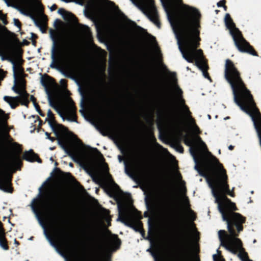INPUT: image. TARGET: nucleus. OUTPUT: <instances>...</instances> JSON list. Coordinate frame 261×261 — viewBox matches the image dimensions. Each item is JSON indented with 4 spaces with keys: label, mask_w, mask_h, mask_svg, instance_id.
<instances>
[{
    "label": "nucleus",
    "mask_w": 261,
    "mask_h": 261,
    "mask_svg": "<svg viewBox=\"0 0 261 261\" xmlns=\"http://www.w3.org/2000/svg\"><path fill=\"white\" fill-rule=\"evenodd\" d=\"M227 235L228 234L224 230H220L218 231L221 246L233 254H236L238 251H240L238 256L242 261H252L249 258L247 253L245 251L243 248V243H242V246L240 247L236 244L230 242Z\"/></svg>",
    "instance_id": "0eeeda50"
},
{
    "label": "nucleus",
    "mask_w": 261,
    "mask_h": 261,
    "mask_svg": "<svg viewBox=\"0 0 261 261\" xmlns=\"http://www.w3.org/2000/svg\"><path fill=\"white\" fill-rule=\"evenodd\" d=\"M31 35H32V38L33 39H35V38H37V36L35 34H34L33 33H31Z\"/></svg>",
    "instance_id": "13d9d810"
},
{
    "label": "nucleus",
    "mask_w": 261,
    "mask_h": 261,
    "mask_svg": "<svg viewBox=\"0 0 261 261\" xmlns=\"http://www.w3.org/2000/svg\"><path fill=\"white\" fill-rule=\"evenodd\" d=\"M113 239L116 245L118 246H120L121 245V242L120 239L118 238V236L116 234L113 235Z\"/></svg>",
    "instance_id": "473e14b6"
},
{
    "label": "nucleus",
    "mask_w": 261,
    "mask_h": 261,
    "mask_svg": "<svg viewBox=\"0 0 261 261\" xmlns=\"http://www.w3.org/2000/svg\"><path fill=\"white\" fill-rule=\"evenodd\" d=\"M31 18L33 20L35 25L37 27H39L40 29V30L42 31V32H44V31H43V25H42V22L41 21V20L36 18L34 16H32Z\"/></svg>",
    "instance_id": "cd10ccee"
},
{
    "label": "nucleus",
    "mask_w": 261,
    "mask_h": 261,
    "mask_svg": "<svg viewBox=\"0 0 261 261\" xmlns=\"http://www.w3.org/2000/svg\"><path fill=\"white\" fill-rule=\"evenodd\" d=\"M85 0H79L80 2H79V4L82 5V3Z\"/></svg>",
    "instance_id": "69168bd1"
},
{
    "label": "nucleus",
    "mask_w": 261,
    "mask_h": 261,
    "mask_svg": "<svg viewBox=\"0 0 261 261\" xmlns=\"http://www.w3.org/2000/svg\"><path fill=\"white\" fill-rule=\"evenodd\" d=\"M58 13L62 15L64 19L66 21H73L74 19H76V17L74 14L66 11L64 9H59Z\"/></svg>",
    "instance_id": "5701e85b"
},
{
    "label": "nucleus",
    "mask_w": 261,
    "mask_h": 261,
    "mask_svg": "<svg viewBox=\"0 0 261 261\" xmlns=\"http://www.w3.org/2000/svg\"><path fill=\"white\" fill-rule=\"evenodd\" d=\"M55 148H56V147H50V148H49V149H50V150H54Z\"/></svg>",
    "instance_id": "338daca9"
},
{
    "label": "nucleus",
    "mask_w": 261,
    "mask_h": 261,
    "mask_svg": "<svg viewBox=\"0 0 261 261\" xmlns=\"http://www.w3.org/2000/svg\"><path fill=\"white\" fill-rule=\"evenodd\" d=\"M8 60L13 64V74L16 79L19 75L24 73V69L14 59L9 58Z\"/></svg>",
    "instance_id": "aec40b11"
},
{
    "label": "nucleus",
    "mask_w": 261,
    "mask_h": 261,
    "mask_svg": "<svg viewBox=\"0 0 261 261\" xmlns=\"http://www.w3.org/2000/svg\"><path fill=\"white\" fill-rule=\"evenodd\" d=\"M176 149L180 153H183L184 151V147L179 144L176 145Z\"/></svg>",
    "instance_id": "4c0bfd02"
},
{
    "label": "nucleus",
    "mask_w": 261,
    "mask_h": 261,
    "mask_svg": "<svg viewBox=\"0 0 261 261\" xmlns=\"http://www.w3.org/2000/svg\"><path fill=\"white\" fill-rule=\"evenodd\" d=\"M62 22L61 20L60 19H57L55 22V27L56 28H57L58 24L57 23H61Z\"/></svg>",
    "instance_id": "8fccbe9b"
},
{
    "label": "nucleus",
    "mask_w": 261,
    "mask_h": 261,
    "mask_svg": "<svg viewBox=\"0 0 261 261\" xmlns=\"http://www.w3.org/2000/svg\"><path fill=\"white\" fill-rule=\"evenodd\" d=\"M129 213V211L127 208H124L122 211L119 210V220L136 232H139L142 235H144L145 232L142 222L140 221L135 222L132 220Z\"/></svg>",
    "instance_id": "9d476101"
},
{
    "label": "nucleus",
    "mask_w": 261,
    "mask_h": 261,
    "mask_svg": "<svg viewBox=\"0 0 261 261\" xmlns=\"http://www.w3.org/2000/svg\"><path fill=\"white\" fill-rule=\"evenodd\" d=\"M191 242L189 231L186 229L180 252V261H190Z\"/></svg>",
    "instance_id": "9b49d317"
},
{
    "label": "nucleus",
    "mask_w": 261,
    "mask_h": 261,
    "mask_svg": "<svg viewBox=\"0 0 261 261\" xmlns=\"http://www.w3.org/2000/svg\"><path fill=\"white\" fill-rule=\"evenodd\" d=\"M49 105L64 119L72 122H77V115L76 114V108L73 100L70 98L67 99V103L61 107L59 103L53 99L50 96H48Z\"/></svg>",
    "instance_id": "39448f33"
},
{
    "label": "nucleus",
    "mask_w": 261,
    "mask_h": 261,
    "mask_svg": "<svg viewBox=\"0 0 261 261\" xmlns=\"http://www.w3.org/2000/svg\"><path fill=\"white\" fill-rule=\"evenodd\" d=\"M82 31L86 35H88L91 34L90 29L88 26L83 25Z\"/></svg>",
    "instance_id": "f704fd0d"
},
{
    "label": "nucleus",
    "mask_w": 261,
    "mask_h": 261,
    "mask_svg": "<svg viewBox=\"0 0 261 261\" xmlns=\"http://www.w3.org/2000/svg\"><path fill=\"white\" fill-rule=\"evenodd\" d=\"M63 73L64 74V75L66 77L72 78V75H71V72H67V71H63Z\"/></svg>",
    "instance_id": "79ce46f5"
},
{
    "label": "nucleus",
    "mask_w": 261,
    "mask_h": 261,
    "mask_svg": "<svg viewBox=\"0 0 261 261\" xmlns=\"http://www.w3.org/2000/svg\"><path fill=\"white\" fill-rule=\"evenodd\" d=\"M34 106L37 111H38V110H39V109H40V106H39V105L38 103H36L35 105H34Z\"/></svg>",
    "instance_id": "5fc2aeb1"
},
{
    "label": "nucleus",
    "mask_w": 261,
    "mask_h": 261,
    "mask_svg": "<svg viewBox=\"0 0 261 261\" xmlns=\"http://www.w3.org/2000/svg\"><path fill=\"white\" fill-rule=\"evenodd\" d=\"M48 139H49V140H50L51 142H54L56 140V138H54V137H49V138H48Z\"/></svg>",
    "instance_id": "6e6d98bb"
},
{
    "label": "nucleus",
    "mask_w": 261,
    "mask_h": 261,
    "mask_svg": "<svg viewBox=\"0 0 261 261\" xmlns=\"http://www.w3.org/2000/svg\"><path fill=\"white\" fill-rule=\"evenodd\" d=\"M48 82L46 79H45L44 78L41 79V83L44 87H47L48 84Z\"/></svg>",
    "instance_id": "ea45409f"
},
{
    "label": "nucleus",
    "mask_w": 261,
    "mask_h": 261,
    "mask_svg": "<svg viewBox=\"0 0 261 261\" xmlns=\"http://www.w3.org/2000/svg\"><path fill=\"white\" fill-rule=\"evenodd\" d=\"M59 234V237H60V238H65V237H66L67 236L66 232L65 231V229L63 228L60 229Z\"/></svg>",
    "instance_id": "c9c22d12"
},
{
    "label": "nucleus",
    "mask_w": 261,
    "mask_h": 261,
    "mask_svg": "<svg viewBox=\"0 0 261 261\" xmlns=\"http://www.w3.org/2000/svg\"><path fill=\"white\" fill-rule=\"evenodd\" d=\"M75 51L73 47H70L68 52V57L70 60L73 61L75 58Z\"/></svg>",
    "instance_id": "c85d7f7f"
},
{
    "label": "nucleus",
    "mask_w": 261,
    "mask_h": 261,
    "mask_svg": "<svg viewBox=\"0 0 261 261\" xmlns=\"http://www.w3.org/2000/svg\"><path fill=\"white\" fill-rule=\"evenodd\" d=\"M14 97H10L8 96H5L4 97V99L5 101L8 103L12 109H15L19 105V100L14 99Z\"/></svg>",
    "instance_id": "b1692460"
},
{
    "label": "nucleus",
    "mask_w": 261,
    "mask_h": 261,
    "mask_svg": "<svg viewBox=\"0 0 261 261\" xmlns=\"http://www.w3.org/2000/svg\"><path fill=\"white\" fill-rule=\"evenodd\" d=\"M184 143L188 146H190V151L193 156L196 163L198 162L197 155L200 152V148L204 150H207L205 143L202 140L201 138L197 136L195 139L189 138L187 136H184Z\"/></svg>",
    "instance_id": "1a4fd4ad"
},
{
    "label": "nucleus",
    "mask_w": 261,
    "mask_h": 261,
    "mask_svg": "<svg viewBox=\"0 0 261 261\" xmlns=\"http://www.w3.org/2000/svg\"><path fill=\"white\" fill-rule=\"evenodd\" d=\"M0 246L4 250H8L9 247L6 236V231L3 223L0 221Z\"/></svg>",
    "instance_id": "a211bd4d"
},
{
    "label": "nucleus",
    "mask_w": 261,
    "mask_h": 261,
    "mask_svg": "<svg viewBox=\"0 0 261 261\" xmlns=\"http://www.w3.org/2000/svg\"><path fill=\"white\" fill-rule=\"evenodd\" d=\"M14 23L15 25L19 29H21V22L19 20V19L14 18Z\"/></svg>",
    "instance_id": "e433bc0d"
},
{
    "label": "nucleus",
    "mask_w": 261,
    "mask_h": 261,
    "mask_svg": "<svg viewBox=\"0 0 261 261\" xmlns=\"http://www.w3.org/2000/svg\"><path fill=\"white\" fill-rule=\"evenodd\" d=\"M29 96L30 94L27 93V91H24L23 93L21 94L19 96H16L13 98L15 99H18L19 102L20 103L21 105H23L27 107H28L29 104L30 103V100H29Z\"/></svg>",
    "instance_id": "4be33fe9"
},
{
    "label": "nucleus",
    "mask_w": 261,
    "mask_h": 261,
    "mask_svg": "<svg viewBox=\"0 0 261 261\" xmlns=\"http://www.w3.org/2000/svg\"><path fill=\"white\" fill-rule=\"evenodd\" d=\"M55 171L56 172V174H57V175L61 173H63V172L60 170V168H55Z\"/></svg>",
    "instance_id": "a18cd8bd"
},
{
    "label": "nucleus",
    "mask_w": 261,
    "mask_h": 261,
    "mask_svg": "<svg viewBox=\"0 0 261 261\" xmlns=\"http://www.w3.org/2000/svg\"><path fill=\"white\" fill-rule=\"evenodd\" d=\"M178 176H179V177L180 179H181L182 176H181V174L178 172Z\"/></svg>",
    "instance_id": "0e129e2a"
},
{
    "label": "nucleus",
    "mask_w": 261,
    "mask_h": 261,
    "mask_svg": "<svg viewBox=\"0 0 261 261\" xmlns=\"http://www.w3.org/2000/svg\"><path fill=\"white\" fill-rule=\"evenodd\" d=\"M91 149H92L95 152H96L97 154H99L100 155H102L100 152L96 148H90Z\"/></svg>",
    "instance_id": "de8ad7c7"
},
{
    "label": "nucleus",
    "mask_w": 261,
    "mask_h": 261,
    "mask_svg": "<svg viewBox=\"0 0 261 261\" xmlns=\"http://www.w3.org/2000/svg\"><path fill=\"white\" fill-rule=\"evenodd\" d=\"M18 88L20 90L21 93L22 94L23 91H26V83L24 79H21L20 80L18 83Z\"/></svg>",
    "instance_id": "bb28decb"
},
{
    "label": "nucleus",
    "mask_w": 261,
    "mask_h": 261,
    "mask_svg": "<svg viewBox=\"0 0 261 261\" xmlns=\"http://www.w3.org/2000/svg\"><path fill=\"white\" fill-rule=\"evenodd\" d=\"M212 156V161L214 166L203 171L198 165L195 169L200 175L208 178L210 187L212 189L215 202L218 203V208L222 219L227 223L229 235H227L230 242L242 246V241L238 238L239 233L243 230V224L246 222V218L238 213L234 212L238 209L236 203L232 202L226 195L232 197L235 196L233 192L230 191L228 184L226 171L218 159L209 152Z\"/></svg>",
    "instance_id": "f257e3e1"
},
{
    "label": "nucleus",
    "mask_w": 261,
    "mask_h": 261,
    "mask_svg": "<svg viewBox=\"0 0 261 261\" xmlns=\"http://www.w3.org/2000/svg\"><path fill=\"white\" fill-rule=\"evenodd\" d=\"M224 21L226 28L229 30L238 49L241 53H245L254 56H258V55L253 47L244 39L241 32L236 28V24L229 14H226Z\"/></svg>",
    "instance_id": "20e7f679"
},
{
    "label": "nucleus",
    "mask_w": 261,
    "mask_h": 261,
    "mask_svg": "<svg viewBox=\"0 0 261 261\" xmlns=\"http://www.w3.org/2000/svg\"><path fill=\"white\" fill-rule=\"evenodd\" d=\"M47 181H45L39 189L40 192L39 196L42 199L46 200L50 207L55 210H63L67 208L68 200L65 192L63 190L59 191V192L56 196L54 197L52 200L49 199L46 191L43 192V187L47 184Z\"/></svg>",
    "instance_id": "423d86ee"
},
{
    "label": "nucleus",
    "mask_w": 261,
    "mask_h": 261,
    "mask_svg": "<svg viewBox=\"0 0 261 261\" xmlns=\"http://www.w3.org/2000/svg\"><path fill=\"white\" fill-rule=\"evenodd\" d=\"M233 148H234V146H232V145H229V146H228V149H229V150H233Z\"/></svg>",
    "instance_id": "bf43d9fd"
},
{
    "label": "nucleus",
    "mask_w": 261,
    "mask_h": 261,
    "mask_svg": "<svg viewBox=\"0 0 261 261\" xmlns=\"http://www.w3.org/2000/svg\"><path fill=\"white\" fill-rule=\"evenodd\" d=\"M147 16L149 19L155 24L158 28H161V22L159 20L157 10L154 6L149 8Z\"/></svg>",
    "instance_id": "2eb2a0df"
},
{
    "label": "nucleus",
    "mask_w": 261,
    "mask_h": 261,
    "mask_svg": "<svg viewBox=\"0 0 261 261\" xmlns=\"http://www.w3.org/2000/svg\"><path fill=\"white\" fill-rule=\"evenodd\" d=\"M60 84L63 86H66L67 85V81L65 79H61L60 82Z\"/></svg>",
    "instance_id": "49530a36"
},
{
    "label": "nucleus",
    "mask_w": 261,
    "mask_h": 261,
    "mask_svg": "<svg viewBox=\"0 0 261 261\" xmlns=\"http://www.w3.org/2000/svg\"><path fill=\"white\" fill-rule=\"evenodd\" d=\"M45 135L46 136V138L48 139V138H49V137H50V134L48 133V132H45Z\"/></svg>",
    "instance_id": "052dcab7"
},
{
    "label": "nucleus",
    "mask_w": 261,
    "mask_h": 261,
    "mask_svg": "<svg viewBox=\"0 0 261 261\" xmlns=\"http://www.w3.org/2000/svg\"><path fill=\"white\" fill-rule=\"evenodd\" d=\"M226 4V0H221L217 3V5L218 7H223Z\"/></svg>",
    "instance_id": "a19ab883"
},
{
    "label": "nucleus",
    "mask_w": 261,
    "mask_h": 261,
    "mask_svg": "<svg viewBox=\"0 0 261 261\" xmlns=\"http://www.w3.org/2000/svg\"><path fill=\"white\" fill-rule=\"evenodd\" d=\"M169 72L171 74H172L173 76H176V73L175 72H172V73H171L169 71Z\"/></svg>",
    "instance_id": "774afa93"
},
{
    "label": "nucleus",
    "mask_w": 261,
    "mask_h": 261,
    "mask_svg": "<svg viewBox=\"0 0 261 261\" xmlns=\"http://www.w3.org/2000/svg\"><path fill=\"white\" fill-rule=\"evenodd\" d=\"M49 33L53 42L51 50V63L50 67L52 68L57 69L59 68V65L63 56V48L58 39L59 38L61 39V37L53 30H50Z\"/></svg>",
    "instance_id": "6e6552de"
},
{
    "label": "nucleus",
    "mask_w": 261,
    "mask_h": 261,
    "mask_svg": "<svg viewBox=\"0 0 261 261\" xmlns=\"http://www.w3.org/2000/svg\"><path fill=\"white\" fill-rule=\"evenodd\" d=\"M37 120H38L39 121V126L41 127L42 125V120L40 118V117L38 116H37Z\"/></svg>",
    "instance_id": "09e8293b"
},
{
    "label": "nucleus",
    "mask_w": 261,
    "mask_h": 261,
    "mask_svg": "<svg viewBox=\"0 0 261 261\" xmlns=\"http://www.w3.org/2000/svg\"><path fill=\"white\" fill-rule=\"evenodd\" d=\"M22 159L31 162L35 161L38 162V163L42 162L41 159L39 157L37 154L34 152L33 149L25 151L23 154Z\"/></svg>",
    "instance_id": "f3484780"
},
{
    "label": "nucleus",
    "mask_w": 261,
    "mask_h": 261,
    "mask_svg": "<svg viewBox=\"0 0 261 261\" xmlns=\"http://www.w3.org/2000/svg\"><path fill=\"white\" fill-rule=\"evenodd\" d=\"M0 19L4 24L6 25L8 24V22L7 20V15L4 14L2 10H0Z\"/></svg>",
    "instance_id": "7c9ffc66"
},
{
    "label": "nucleus",
    "mask_w": 261,
    "mask_h": 261,
    "mask_svg": "<svg viewBox=\"0 0 261 261\" xmlns=\"http://www.w3.org/2000/svg\"><path fill=\"white\" fill-rule=\"evenodd\" d=\"M30 100L31 101H32V102L33 103V105H35L36 103H37L36 102V98L33 95H31Z\"/></svg>",
    "instance_id": "c03bdc74"
},
{
    "label": "nucleus",
    "mask_w": 261,
    "mask_h": 261,
    "mask_svg": "<svg viewBox=\"0 0 261 261\" xmlns=\"http://www.w3.org/2000/svg\"><path fill=\"white\" fill-rule=\"evenodd\" d=\"M217 252H218V254L220 256V261H225L224 258H223V257L221 256V252L220 251H219V250H217ZM213 259H214V261H219L216 254L213 255Z\"/></svg>",
    "instance_id": "72a5a7b5"
},
{
    "label": "nucleus",
    "mask_w": 261,
    "mask_h": 261,
    "mask_svg": "<svg viewBox=\"0 0 261 261\" xmlns=\"http://www.w3.org/2000/svg\"><path fill=\"white\" fill-rule=\"evenodd\" d=\"M125 171H126V173H127L128 175H129V176L130 177H132V178H134V176H135L134 173H132L131 172L128 171L127 170V169L126 167H125Z\"/></svg>",
    "instance_id": "37998d69"
},
{
    "label": "nucleus",
    "mask_w": 261,
    "mask_h": 261,
    "mask_svg": "<svg viewBox=\"0 0 261 261\" xmlns=\"http://www.w3.org/2000/svg\"><path fill=\"white\" fill-rule=\"evenodd\" d=\"M12 90L16 93L19 94L20 95L22 93L21 92L19 88L17 87L16 86H14L12 88Z\"/></svg>",
    "instance_id": "58836bf2"
},
{
    "label": "nucleus",
    "mask_w": 261,
    "mask_h": 261,
    "mask_svg": "<svg viewBox=\"0 0 261 261\" xmlns=\"http://www.w3.org/2000/svg\"><path fill=\"white\" fill-rule=\"evenodd\" d=\"M223 8H224V10L225 11H226L227 10V6L225 5V4L222 7Z\"/></svg>",
    "instance_id": "e2e57ef3"
},
{
    "label": "nucleus",
    "mask_w": 261,
    "mask_h": 261,
    "mask_svg": "<svg viewBox=\"0 0 261 261\" xmlns=\"http://www.w3.org/2000/svg\"><path fill=\"white\" fill-rule=\"evenodd\" d=\"M6 137H7L8 139H10V138L12 139V138H11L10 135H9V130H7V133H6Z\"/></svg>",
    "instance_id": "4d7b16f0"
},
{
    "label": "nucleus",
    "mask_w": 261,
    "mask_h": 261,
    "mask_svg": "<svg viewBox=\"0 0 261 261\" xmlns=\"http://www.w3.org/2000/svg\"><path fill=\"white\" fill-rule=\"evenodd\" d=\"M101 233L100 231L97 230H93L87 236V239L90 243L95 245H98L101 241Z\"/></svg>",
    "instance_id": "6ab92c4d"
},
{
    "label": "nucleus",
    "mask_w": 261,
    "mask_h": 261,
    "mask_svg": "<svg viewBox=\"0 0 261 261\" xmlns=\"http://www.w3.org/2000/svg\"><path fill=\"white\" fill-rule=\"evenodd\" d=\"M16 146V154L11 156L9 162L0 164V189L7 192H12L8 190V185L12 179V171L15 172L17 170H20L22 162L19 154L22 151L21 146L16 142L13 143Z\"/></svg>",
    "instance_id": "7ed1b4c3"
},
{
    "label": "nucleus",
    "mask_w": 261,
    "mask_h": 261,
    "mask_svg": "<svg viewBox=\"0 0 261 261\" xmlns=\"http://www.w3.org/2000/svg\"><path fill=\"white\" fill-rule=\"evenodd\" d=\"M9 118L8 114H6L5 112L0 108V123L5 127L8 126L7 121Z\"/></svg>",
    "instance_id": "393cba45"
},
{
    "label": "nucleus",
    "mask_w": 261,
    "mask_h": 261,
    "mask_svg": "<svg viewBox=\"0 0 261 261\" xmlns=\"http://www.w3.org/2000/svg\"><path fill=\"white\" fill-rule=\"evenodd\" d=\"M38 113L41 116H44L45 114L42 111L41 109H39V110H38L37 111Z\"/></svg>",
    "instance_id": "864d4df0"
},
{
    "label": "nucleus",
    "mask_w": 261,
    "mask_h": 261,
    "mask_svg": "<svg viewBox=\"0 0 261 261\" xmlns=\"http://www.w3.org/2000/svg\"><path fill=\"white\" fill-rule=\"evenodd\" d=\"M44 233L45 234V235L46 236L47 239H48V240L49 241L50 244L54 247H58V245H57V243L56 242V241L51 237H50L47 232L46 229H44Z\"/></svg>",
    "instance_id": "c756f323"
},
{
    "label": "nucleus",
    "mask_w": 261,
    "mask_h": 261,
    "mask_svg": "<svg viewBox=\"0 0 261 261\" xmlns=\"http://www.w3.org/2000/svg\"><path fill=\"white\" fill-rule=\"evenodd\" d=\"M57 6L56 4H54L52 5V6L50 7V9L51 11H55L57 9Z\"/></svg>",
    "instance_id": "3c124183"
},
{
    "label": "nucleus",
    "mask_w": 261,
    "mask_h": 261,
    "mask_svg": "<svg viewBox=\"0 0 261 261\" xmlns=\"http://www.w3.org/2000/svg\"><path fill=\"white\" fill-rule=\"evenodd\" d=\"M58 142L59 145L66 152V153L70 156L74 162H77L79 160V156L72 149L69 148L65 141L62 139L58 138Z\"/></svg>",
    "instance_id": "dca6fc26"
},
{
    "label": "nucleus",
    "mask_w": 261,
    "mask_h": 261,
    "mask_svg": "<svg viewBox=\"0 0 261 261\" xmlns=\"http://www.w3.org/2000/svg\"><path fill=\"white\" fill-rule=\"evenodd\" d=\"M195 65L202 71L203 76L208 80H211V77L207 72L208 66L207 63L202 61H196L195 63Z\"/></svg>",
    "instance_id": "412c9836"
},
{
    "label": "nucleus",
    "mask_w": 261,
    "mask_h": 261,
    "mask_svg": "<svg viewBox=\"0 0 261 261\" xmlns=\"http://www.w3.org/2000/svg\"><path fill=\"white\" fill-rule=\"evenodd\" d=\"M36 199H34L33 201V203L31 205L33 211V212L35 213L36 217H37L38 220L40 222V223H42V218L40 216V213L37 207V206L35 202L36 201Z\"/></svg>",
    "instance_id": "a878e982"
},
{
    "label": "nucleus",
    "mask_w": 261,
    "mask_h": 261,
    "mask_svg": "<svg viewBox=\"0 0 261 261\" xmlns=\"http://www.w3.org/2000/svg\"><path fill=\"white\" fill-rule=\"evenodd\" d=\"M174 82L175 83V91L176 93V95L177 96V98H178L179 99L181 100V102L182 104L184 105V109L185 112V114L188 117H189L190 119H191L192 122L195 125V127L196 130L198 132V133H200V130L198 126L195 124V119L192 118V113L190 112L189 107L185 104V101L182 98V93L183 92L182 90L180 88L179 86L177 84V79H175L174 80Z\"/></svg>",
    "instance_id": "f8f14e48"
},
{
    "label": "nucleus",
    "mask_w": 261,
    "mask_h": 261,
    "mask_svg": "<svg viewBox=\"0 0 261 261\" xmlns=\"http://www.w3.org/2000/svg\"><path fill=\"white\" fill-rule=\"evenodd\" d=\"M201 16L198 10L188 6L183 12L181 21L177 22V27L183 37L187 50L185 51L180 46L179 48L183 58L189 63L198 61V56L203 57L202 50L197 49L201 40L198 30L200 28Z\"/></svg>",
    "instance_id": "f03ea898"
},
{
    "label": "nucleus",
    "mask_w": 261,
    "mask_h": 261,
    "mask_svg": "<svg viewBox=\"0 0 261 261\" xmlns=\"http://www.w3.org/2000/svg\"><path fill=\"white\" fill-rule=\"evenodd\" d=\"M186 205H187V208H188V210L191 213H193V218H192V219H193V221L195 220V219H196V216L193 212V211H192L191 208H190V202H189V199L188 198V197H186Z\"/></svg>",
    "instance_id": "2f4dec72"
},
{
    "label": "nucleus",
    "mask_w": 261,
    "mask_h": 261,
    "mask_svg": "<svg viewBox=\"0 0 261 261\" xmlns=\"http://www.w3.org/2000/svg\"><path fill=\"white\" fill-rule=\"evenodd\" d=\"M45 121H47L49 126L51 128L55 134L57 138L59 137V133L56 128V125H58L60 127H64L63 125L58 124L56 121L55 117L51 111L49 109L47 112V118H46Z\"/></svg>",
    "instance_id": "4468645a"
},
{
    "label": "nucleus",
    "mask_w": 261,
    "mask_h": 261,
    "mask_svg": "<svg viewBox=\"0 0 261 261\" xmlns=\"http://www.w3.org/2000/svg\"><path fill=\"white\" fill-rule=\"evenodd\" d=\"M114 186H115V188H116V189L118 191V192H122L121 190H120V187L118 186V185H117L116 184H115L114 182Z\"/></svg>",
    "instance_id": "603ef678"
},
{
    "label": "nucleus",
    "mask_w": 261,
    "mask_h": 261,
    "mask_svg": "<svg viewBox=\"0 0 261 261\" xmlns=\"http://www.w3.org/2000/svg\"><path fill=\"white\" fill-rule=\"evenodd\" d=\"M118 159H119V161H120V162H121V161H122V156H121V155H118Z\"/></svg>",
    "instance_id": "680f3d73"
},
{
    "label": "nucleus",
    "mask_w": 261,
    "mask_h": 261,
    "mask_svg": "<svg viewBox=\"0 0 261 261\" xmlns=\"http://www.w3.org/2000/svg\"><path fill=\"white\" fill-rule=\"evenodd\" d=\"M167 121L171 126L178 128L181 124V116L178 112L174 111L168 116Z\"/></svg>",
    "instance_id": "ddd939ff"
}]
</instances>
